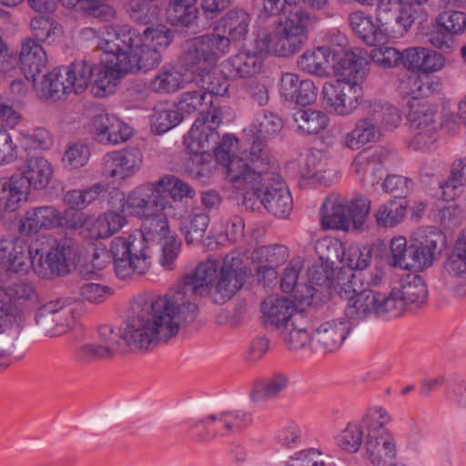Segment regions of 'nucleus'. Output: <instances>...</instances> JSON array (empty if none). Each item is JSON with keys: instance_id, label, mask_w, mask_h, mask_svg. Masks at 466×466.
<instances>
[{"instance_id": "obj_43", "label": "nucleus", "mask_w": 466, "mask_h": 466, "mask_svg": "<svg viewBox=\"0 0 466 466\" xmlns=\"http://www.w3.org/2000/svg\"><path fill=\"white\" fill-rule=\"evenodd\" d=\"M330 54L331 49L329 46L309 49L298 58V66L301 71L309 75L327 76Z\"/></svg>"}, {"instance_id": "obj_9", "label": "nucleus", "mask_w": 466, "mask_h": 466, "mask_svg": "<svg viewBox=\"0 0 466 466\" xmlns=\"http://www.w3.org/2000/svg\"><path fill=\"white\" fill-rule=\"evenodd\" d=\"M200 292L192 285L189 277H182L179 282L165 297L149 294V298L162 315L173 323H190L198 313L197 300Z\"/></svg>"}, {"instance_id": "obj_17", "label": "nucleus", "mask_w": 466, "mask_h": 466, "mask_svg": "<svg viewBox=\"0 0 466 466\" xmlns=\"http://www.w3.org/2000/svg\"><path fill=\"white\" fill-rule=\"evenodd\" d=\"M409 121L413 132L410 147L414 149L429 148L436 140V112L427 105L417 103L410 106Z\"/></svg>"}, {"instance_id": "obj_40", "label": "nucleus", "mask_w": 466, "mask_h": 466, "mask_svg": "<svg viewBox=\"0 0 466 466\" xmlns=\"http://www.w3.org/2000/svg\"><path fill=\"white\" fill-rule=\"evenodd\" d=\"M321 223L324 228L348 231L350 219L347 206L338 198H326L321 207Z\"/></svg>"}, {"instance_id": "obj_61", "label": "nucleus", "mask_w": 466, "mask_h": 466, "mask_svg": "<svg viewBox=\"0 0 466 466\" xmlns=\"http://www.w3.org/2000/svg\"><path fill=\"white\" fill-rule=\"evenodd\" d=\"M412 87H415L420 95L431 96L441 91L442 82L439 77L432 76L422 83L420 77L416 76H409L400 80L399 88L407 95L415 94Z\"/></svg>"}, {"instance_id": "obj_7", "label": "nucleus", "mask_w": 466, "mask_h": 466, "mask_svg": "<svg viewBox=\"0 0 466 466\" xmlns=\"http://www.w3.org/2000/svg\"><path fill=\"white\" fill-rule=\"evenodd\" d=\"M390 414L383 408H376L364 416L366 427L365 455L373 466H389L397 456V442L386 428Z\"/></svg>"}, {"instance_id": "obj_59", "label": "nucleus", "mask_w": 466, "mask_h": 466, "mask_svg": "<svg viewBox=\"0 0 466 466\" xmlns=\"http://www.w3.org/2000/svg\"><path fill=\"white\" fill-rule=\"evenodd\" d=\"M288 385L289 377L283 373H276L262 383L257 385L251 398L256 402L274 399L287 389Z\"/></svg>"}, {"instance_id": "obj_58", "label": "nucleus", "mask_w": 466, "mask_h": 466, "mask_svg": "<svg viewBox=\"0 0 466 466\" xmlns=\"http://www.w3.org/2000/svg\"><path fill=\"white\" fill-rule=\"evenodd\" d=\"M347 304L344 311L345 315L350 319L364 320L370 317H374V304L372 289L369 292L360 294L354 299H346Z\"/></svg>"}, {"instance_id": "obj_16", "label": "nucleus", "mask_w": 466, "mask_h": 466, "mask_svg": "<svg viewBox=\"0 0 466 466\" xmlns=\"http://www.w3.org/2000/svg\"><path fill=\"white\" fill-rule=\"evenodd\" d=\"M321 95L328 106L337 114L346 116L355 110L362 101V87L345 80L337 79L323 85Z\"/></svg>"}, {"instance_id": "obj_22", "label": "nucleus", "mask_w": 466, "mask_h": 466, "mask_svg": "<svg viewBox=\"0 0 466 466\" xmlns=\"http://www.w3.org/2000/svg\"><path fill=\"white\" fill-rule=\"evenodd\" d=\"M250 163L253 165L252 172H254V176H252L250 181L248 180L246 185L236 188L247 189V192L243 195L242 205L247 209L255 210L261 204L263 197L262 181L266 182L268 179L271 157L262 153L258 157H252Z\"/></svg>"}, {"instance_id": "obj_49", "label": "nucleus", "mask_w": 466, "mask_h": 466, "mask_svg": "<svg viewBox=\"0 0 466 466\" xmlns=\"http://www.w3.org/2000/svg\"><path fill=\"white\" fill-rule=\"evenodd\" d=\"M395 288L399 291V297L404 302L405 310L409 306L420 308L427 301V286L419 276H414L410 280L402 281L400 287Z\"/></svg>"}, {"instance_id": "obj_42", "label": "nucleus", "mask_w": 466, "mask_h": 466, "mask_svg": "<svg viewBox=\"0 0 466 466\" xmlns=\"http://www.w3.org/2000/svg\"><path fill=\"white\" fill-rule=\"evenodd\" d=\"M54 169L50 162L43 157H32L26 160L23 175L30 187L45 188L51 181Z\"/></svg>"}, {"instance_id": "obj_11", "label": "nucleus", "mask_w": 466, "mask_h": 466, "mask_svg": "<svg viewBox=\"0 0 466 466\" xmlns=\"http://www.w3.org/2000/svg\"><path fill=\"white\" fill-rule=\"evenodd\" d=\"M238 147V140L232 135L227 134L220 143L218 141L210 146L208 151L214 148V155L217 160L227 167V178L234 187H243L250 181L254 172L253 165L249 160V154L247 160L236 155Z\"/></svg>"}, {"instance_id": "obj_36", "label": "nucleus", "mask_w": 466, "mask_h": 466, "mask_svg": "<svg viewBox=\"0 0 466 466\" xmlns=\"http://www.w3.org/2000/svg\"><path fill=\"white\" fill-rule=\"evenodd\" d=\"M380 136L379 126L370 116L365 115L356 122L354 128L345 135L343 146L357 150L368 143L377 141Z\"/></svg>"}, {"instance_id": "obj_44", "label": "nucleus", "mask_w": 466, "mask_h": 466, "mask_svg": "<svg viewBox=\"0 0 466 466\" xmlns=\"http://www.w3.org/2000/svg\"><path fill=\"white\" fill-rule=\"evenodd\" d=\"M127 223V219L120 213L107 211L97 217L87 226L91 238H106L118 232Z\"/></svg>"}, {"instance_id": "obj_14", "label": "nucleus", "mask_w": 466, "mask_h": 466, "mask_svg": "<svg viewBox=\"0 0 466 466\" xmlns=\"http://www.w3.org/2000/svg\"><path fill=\"white\" fill-rule=\"evenodd\" d=\"M278 166L271 160L268 179L262 181L261 205L275 217L285 218L293 209V200L285 181L278 173Z\"/></svg>"}, {"instance_id": "obj_21", "label": "nucleus", "mask_w": 466, "mask_h": 466, "mask_svg": "<svg viewBox=\"0 0 466 466\" xmlns=\"http://www.w3.org/2000/svg\"><path fill=\"white\" fill-rule=\"evenodd\" d=\"M123 74L127 72L111 68L109 65L102 62V57L100 64L96 65L85 59L72 63L71 77L75 80L76 93L80 94L89 86L92 80H116Z\"/></svg>"}, {"instance_id": "obj_4", "label": "nucleus", "mask_w": 466, "mask_h": 466, "mask_svg": "<svg viewBox=\"0 0 466 466\" xmlns=\"http://www.w3.org/2000/svg\"><path fill=\"white\" fill-rule=\"evenodd\" d=\"M124 339L131 350H149L160 341L167 342L177 334L179 325L162 315L149 298L140 294L131 301L127 319L123 322Z\"/></svg>"}, {"instance_id": "obj_19", "label": "nucleus", "mask_w": 466, "mask_h": 466, "mask_svg": "<svg viewBox=\"0 0 466 466\" xmlns=\"http://www.w3.org/2000/svg\"><path fill=\"white\" fill-rule=\"evenodd\" d=\"M263 324L273 331H279L288 323L302 317V313L296 310L295 303L284 297L268 296L261 303Z\"/></svg>"}, {"instance_id": "obj_20", "label": "nucleus", "mask_w": 466, "mask_h": 466, "mask_svg": "<svg viewBox=\"0 0 466 466\" xmlns=\"http://www.w3.org/2000/svg\"><path fill=\"white\" fill-rule=\"evenodd\" d=\"M350 327L348 320L340 318L321 323L311 339V349L315 351H334L346 339Z\"/></svg>"}, {"instance_id": "obj_2", "label": "nucleus", "mask_w": 466, "mask_h": 466, "mask_svg": "<svg viewBox=\"0 0 466 466\" xmlns=\"http://www.w3.org/2000/svg\"><path fill=\"white\" fill-rule=\"evenodd\" d=\"M296 0H262L263 10L269 15H279L272 31H262L257 41L260 52H272L287 57L299 52L308 42L314 25L309 13L293 6Z\"/></svg>"}, {"instance_id": "obj_1", "label": "nucleus", "mask_w": 466, "mask_h": 466, "mask_svg": "<svg viewBox=\"0 0 466 466\" xmlns=\"http://www.w3.org/2000/svg\"><path fill=\"white\" fill-rule=\"evenodd\" d=\"M228 89V85L223 82L218 86H211L209 91L198 89L181 95L179 110L188 114L199 112L184 141L192 155L190 161L198 165L196 173L198 176H204L207 170L205 155L219 139L217 128L222 122V112L215 104L213 95L224 96Z\"/></svg>"}, {"instance_id": "obj_56", "label": "nucleus", "mask_w": 466, "mask_h": 466, "mask_svg": "<svg viewBox=\"0 0 466 466\" xmlns=\"http://www.w3.org/2000/svg\"><path fill=\"white\" fill-rule=\"evenodd\" d=\"M464 185H466V157L453 163L451 177L441 186V198L446 201L454 199Z\"/></svg>"}, {"instance_id": "obj_54", "label": "nucleus", "mask_w": 466, "mask_h": 466, "mask_svg": "<svg viewBox=\"0 0 466 466\" xmlns=\"http://www.w3.org/2000/svg\"><path fill=\"white\" fill-rule=\"evenodd\" d=\"M99 342L110 359L117 354H124L128 349V341L124 339L123 324L116 330L109 326L101 327Z\"/></svg>"}, {"instance_id": "obj_8", "label": "nucleus", "mask_w": 466, "mask_h": 466, "mask_svg": "<svg viewBox=\"0 0 466 466\" xmlns=\"http://www.w3.org/2000/svg\"><path fill=\"white\" fill-rule=\"evenodd\" d=\"M229 50L230 41L226 35L205 34L187 41L182 63L191 73L202 76L208 74Z\"/></svg>"}, {"instance_id": "obj_31", "label": "nucleus", "mask_w": 466, "mask_h": 466, "mask_svg": "<svg viewBox=\"0 0 466 466\" xmlns=\"http://www.w3.org/2000/svg\"><path fill=\"white\" fill-rule=\"evenodd\" d=\"M21 70L25 78L31 80L37 88L36 80L47 64L46 51L35 40L27 38L23 41L19 54Z\"/></svg>"}, {"instance_id": "obj_10", "label": "nucleus", "mask_w": 466, "mask_h": 466, "mask_svg": "<svg viewBox=\"0 0 466 466\" xmlns=\"http://www.w3.org/2000/svg\"><path fill=\"white\" fill-rule=\"evenodd\" d=\"M76 300L71 297H59L38 308L35 323L40 332L57 337L68 332L75 321Z\"/></svg>"}, {"instance_id": "obj_28", "label": "nucleus", "mask_w": 466, "mask_h": 466, "mask_svg": "<svg viewBox=\"0 0 466 466\" xmlns=\"http://www.w3.org/2000/svg\"><path fill=\"white\" fill-rule=\"evenodd\" d=\"M390 152L384 147H376L373 150H366L358 154L351 167L360 180H366L371 184L378 183L383 175V161L389 157Z\"/></svg>"}, {"instance_id": "obj_47", "label": "nucleus", "mask_w": 466, "mask_h": 466, "mask_svg": "<svg viewBox=\"0 0 466 466\" xmlns=\"http://www.w3.org/2000/svg\"><path fill=\"white\" fill-rule=\"evenodd\" d=\"M251 17L243 9L235 8L228 11L221 19L220 26L228 35V38L234 41L244 39L248 32Z\"/></svg>"}, {"instance_id": "obj_51", "label": "nucleus", "mask_w": 466, "mask_h": 466, "mask_svg": "<svg viewBox=\"0 0 466 466\" xmlns=\"http://www.w3.org/2000/svg\"><path fill=\"white\" fill-rule=\"evenodd\" d=\"M407 207L408 201L405 198L390 199L382 204L375 212L377 225L390 228L399 224L405 216Z\"/></svg>"}, {"instance_id": "obj_37", "label": "nucleus", "mask_w": 466, "mask_h": 466, "mask_svg": "<svg viewBox=\"0 0 466 466\" xmlns=\"http://www.w3.org/2000/svg\"><path fill=\"white\" fill-rule=\"evenodd\" d=\"M349 23L352 31L369 46H376L384 39V31L387 27L375 24L371 16L361 11L351 13Z\"/></svg>"}, {"instance_id": "obj_32", "label": "nucleus", "mask_w": 466, "mask_h": 466, "mask_svg": "<svg viewBox=\"0 0 466 466\" xmlns=\"http://www.w3.org/2000/svg\"><path fill=\"white\" fill-rule=\"evenodd\" d=\"M445 66V57L431 49L415 46L404 50V66L424 73L440 71Z\"/></svg>"}, {"instance_id": "obj_60", "label": "nucleus", "mask_w": 466, "mask_h": 466, "mask_svg": "<svg viewBox=\"0 0 466 466\" xmlns=\"http://www.w3.org/2000/svg\"><path fill=\"white\" fill-rule=\"evenodd\" d=\"M209 224V218L204 212L192 213L183 222L181 230L187 245L200 242Z\"/></svg>"}, {"instance_id": "obj_5", "label": "nucleus", "mask_w": 466, "mask_h": 466, "mask_svg": "<svg viewBox=\"0 0 466 466\" xmlns=\"http://www.w3.org/2000/svg\"><path fill=\"white\" fill-rule=\"evenodd\" d=\"M184 277H189L200 296L208 294L215 304L222 305L243 287L246 272L241 259L229 254L222 261L208 258Z\"/></svg>"}, {"instance_id": "obj_12", "label": "nucleus", "mask_w": 466, "mask_h": 466, "mask_svg": "<svg viewBox=\"0 0 466 466\" xmlns=\"http://www.w3.org/2000/svg\"><path fill=\"white\" fill-rule=\"evenodd\" d=\"M249 421V416L238 410H217L191 429L199 441H208L239 431Z\"/></svg>"}, {"instance_id": "obj_27", "label": "nucleus", "mask_w": 466, "mask_h": 466, "mask_svg": "<svg viewBox=\"0 0 466 466\" xmlns=\"http://www.w3.org/2000/svg\"><path fill=\"white\" fill-rule=\"evenodd\" d=\"M29 247L20 238L0 237V266L12 272H26Z\"/></svg>"}, {"instance_id": "obj_63", "label": "nucleus", "mask_w": 466, "mask_h": 466, "mask_svg": "<svg viewBox=\"0 0 466 466\" xmlns=\"http://www.w3.org/2000/svg\"><path fill=\"white\" fill-rule=\"evenodd\" d=\"M18 139L26 149H49L53 145V137L44 127H36L33 130H20Z\"/></svg>"}, {"instance_id": "obj_52", "label": "nucleus", "mask_w": 466, "mask_h": 466, "mask_svg": "<svg viewBox=\"0 0 466 466\" xmlns=\"http://www.w3.org/2000/svg\"><path fill=\"white\" fill-rule=\"evenodd\" d=\"M184 75L175 67L162 68L150 81L149 89L154 93L171 94L183 87Z\"/></svg>"}, {"instance_id": "obj_13", "label": "nucleus", "mask_w": 466, "mask_h": 466, "mask_svg": "<svg viewBox=\"0 0 466 466\" xmlns=\"http://www.w3.org/2000/svg\"><path fill=\"white\" fill-rule=\"evenodd\" d=\"M141 41V35L128 26L121 27L114 34L108 33L107 37L101 39L98 44L102 51V62L120 71V62L123 64L133 51L135 45H138Z\"/></svg>"}, {"instance_id": "obj_30", "label": "nucleus", "mask_w": 466, "mask_h": 466, "mask_svg": "<svg viewBox=\"0 0 466 466\" xmlns=\"http://www.w3.org/2000/svg\"><path fill=\"white\" fill-rule=\"evenodd\" d=\"M60 212L54 206H41L28 209L21 219L19 230L24 235H33L42 229H51L61 225Z\"/></svg>"}, {"instance_id": "obj_35", "label": "nucleus", "mask_w": 466, "mask_h": 466, "mask_svg": "<svg viewBox=\"0 0 466 466\" xmlns=\"http://www.w3.org/2000/svg\"><path fill=\"white\" fill-rule=\"evenodd\" d=\"M340 70L339 80L360 86L370 71L368 54L361 49L345 51Z\"/></svg>"}, {"instance_id": "obj_33", "label": "nucleus", "mask_w": 466, "mask_h": 466, "mask_svg": "<svg viewBox=\"0 0 466 466\" xmlns=\"http://www.w3.org/2000/svg\"><path fill=\"white\" fill-rule=\"evenodd\" d=\"M72 64L66 69V78L64 80L62 68L56 67L47 75L43 76L40 83L39 92L46 98L55 100L65 99L66 96L74 92L76 93L75 80L71 77Z\"/></svg>"}, {"instance_id": "obj_25", "label": "nucleus", "mask_w": 466, "mask_h": 466, "mask_svg": "<svg viewBox=\"0 0 466 466\" xmlns=\"http://www.w3.org/2000/svg\"><path fill=\"white\" fill-rule=\"evenodd\" d=\"M282 128L281 119L273 113L258 114L249 127L252 134V145L249 148V160L252 157H258L264 153L269 156L265 140L267 137L274 136Z\"/></svg>"}, {"instance_id": "obj_3", "label": "nucleus", "mask_w": 466, "mask_h": 466, "mask_svg": "<svg viewBox=\"0 0 466 466\" xmlns=\"http://www.w3.org/2000/svg\"><path fill=\"white\" fill-rule=\"evenodd\" d=\"M139 232L127 237L115 238L110 245L116 276L125 279L133 273L145 274L151 265V251L148 240L163 242L166 237H174L167 219L162 214L155 213L144 218Z\"/></svg>"}, {"instance_id": "obj_26", "label": "nucleus", "mask_w": 466, "mask_h": 466, "mask_svg": "<svg viewBox=\"0 0 466 466\" xmlns=\"http://www.w3.org/2000/svg\"><path fill=\"white\" fill-rule=\"evenodd\" d=\"M94 138L99 143L116 145L126 142L132 129L114 116L100 114L92 119Z\"/></svg>"}, {"instance_id": "obj_62", "label": "nucleus", "mask_w": 466, "mask_h": 466, "mask_svg": "<svg viewBox=\"0 0 466 466\" xmlns=\"http://www.w3.org/2000/svg\"><path fill=\"white\" fill-rule=\"evenodd\" d=\"M343 263L351 270L363 272L370 263L372 250L368 247H360L359 245H350L347 249L342 248Z\"/></svg>"}, {"instance_id": "obj_48", "label": "nucleus", "mask_w": 466, "mask_h": 466, "mask_svg": "<svg viewBox=\"0 0 466 466\" xmlns=\"http://www.w3.org/2000/svg\"><path fill=\"white\" fill-rule=\"evenodd\" d=\"M293 119L299 131L305 135H314L324 130L329 123L326 113L312 108L298 109L293 113Z\"/></svg>"}, {"instance_id": "obj_34", "label": "nucleus", "mask_w": 466, "mask_h": 466, "mask_svg": "<svg viewBox=\"0 0 466 466\" xmlns=\"http://www.w3.org/2000/svg\"><path fill=\"white\" fill-rule=\"evenodd\" d=\"M161 62L158 49L153 48L149 43L143 39L135 45L133 51L123 64L120 63V71L135 73L140 70L148 71L157 67Z\"/></svg>"}, {"instance_id": "obj_55", "label": "nucleus", "mask_w": 466, "mask_h": 466, "mask_svg": "<svg viewBox=\"0 0 466 466\" xmlns=\"http://www.w3.org/2000/svg\"><path fill=\"white\" fill-rule=\"evenodd\" d=\"M158 193H167L174 201L184 198H193L196 195L194 188L187 183L173 175H166L156 181Z\"/></svg>"}, {"instance_id": "obj_15", "label": "nucleus", "mask_w": 466, "mask_h": 466, "mask_svg": "<svg viewBox=\"0 0 466 466\" xmlns=\"http://www.w3.org/2000/svg\"><path fill=\"white\" fill-rule=\"evenodd\" d=\"M143 163L142 152L137 147H130L106 153L101 163L103 177L121 182L138 172Z\"/></svg>"}, {"instance_id": "obj_24", "label": "nucleus", "mask_w": 466, "mask_h": 466, "mask_svg": "<svg viewBox=\"0 0 466 466\" xmlns=\"http://www.w3.org/2000/svg\"><path fill=\"white\" fill-rule=\"evenodd\" d=\"M289 257L288 247L282 244L261 246L254 250L253 260L258 264V274L265 281L277 279V268Z\"/></svg>"}, {"instance_id": "obj_6", "label": "nucleus", "mask_w": 466, "mask_h": 466, "mask_svg": "<svg viewBox=\"0 0 466 466\" xmlns=\"http://www.w3.org/2000/svg\"><path fill=\"white\" fill-rule=\"evenodd\" d=\"M28 255L33 271L49 279L68 274L76 264L77 250L71 238L56 241L43 237L29 246Z\"/></svg>"}, {"instance_id": "obj_38", "label": "nucleus", "mask_w": 466, "mask_h": 466, "mask_svg": "<svg viewBox=\"0 0 466 466\" xmlns=\"http://www.w3.org/2000/svg\"><path fill=\"white\" fill-rule=\"evenodd\" d=\"M374 317L381 319H391L401 316L404 312V302L399 297L396 288L388 292L372 289Z\"/></svg>"}, {"instance_id": "obj_57", "label": "nucleus", "mask_w": 466, "mask_h": 466, "mask_svg": "<svg viewBox=\"0 0 466 466\" xmlns=\"http://www.w3.org/2000/svg\"><path fill=\"white\" fill-rule=\"evenodd\" d=\"M417 248L412 247V242L407 246V240L403 237H395L390 241V251L392 255V266L403 269H414L413 261Z\"/></svg>"}, {"instance_id": "obj_23", "label": "nucleus", "mask_w": 466, "mask_h": 466, "mask_svg": "<svg viewBox=\"0 0 466 466\" xmlns=\"http://www.w3.org/2000/svg\"><path fill=\"white\" fill-rule=\"evenodd\" d=\"M280 96L288 102L306 106L317 99V88L312 80L300 79L293 73H284L279 82Z\"/></svg>"}, {"instance_id": "obj_45", "label": "nucleus", "mask_w": 466, "mask_h": 466, "mask_svg": "<svg viewBox=\"0 0 466 466\" xmlns=\"http://www.w3.org/2000/svg\"><path fill=\"white\" fill-rule=\"evenodd\" d=\"M26 198L23 179L12 177L0 179V208L2 211H15Z\"/></svg>"}, {"instance_id": "obj_41", "label": "nucleus", "mask_w": 466, "mask_h": 466, "mask_svg": "<svg viewBox=\"0 0 466 466\" xmlns=\"http://www.w3.org/2000/svg\"><path fill=\"white\" fill-rule=\"evenodd\" d=\"M308 319L304 314L297 320L288 323L278 335L284 345L290 350H298L311 343L312 336L307 329Z\"/></svg>"}, {"instance_id": "obj_46", "label": "nucleus", "mask_w": 466, "mask_h": 466, "mask_svg": "<svg viewBox=\"0 0 466 466\" xmlns=\"http://www.w3.org/2000/svg\"><path fill=\"white\" fill-rule=\"evenodd\" d=\"M197 2L198 0H169L167 9V20L176 26L192 25L198 16Z\"/></svg>"}, {"instance_id": "obj_53", "label": "nucleus", "mask_w": 466, "mask_h": 466, "mask_svg": "<svg viewBox=\"0 0 466 466\" xmlns=\"http://www.w3.org/2000/svg\"><path fill=\"white\" fill-rule=\"evenodd\" d=\"M364 432H366L364 418L360 422H349L336 436V443L342 451L355 453L361 447Z\"/></svg>"}, {"instance_id": "obj_29", "label": "nucleus", "mask_w": 466, "mask_h": 466, "mask_svg": "<svg viewBox=\"0 0 466 466\" xmlns=\"http://www.w3.org/2000/svg\"><path fill=\"white\" fill-rule=\"evenodd\" d=\"M442 238L441 232L432 228H418L411 236L412 247L417 248L414 269H423L431 266L439 241Z\"/></svg>"}, {"instance_id": "obj_39", "label": "nucleus", "mask_w": 466, "mask_h": 466, "mask_svg": "<svg viewBox=\"0 0 466 466\" xmlns=\"http://www.w3.org/2000/svg\"><path fill=\"white\" fill-rule=\"evenodd\" d=\"M363 109L365 115L373 118L379 128L382 126L386 130H392L401 121L399 109L390 103L369 100L364 102Z\"/></svg>"}, {"instance_id": "obj_50", "label": "nucleus", "mask_w": 466, "mask_h": 466, "mask_svg": "<svg viewBox=\"0 0 466 466\" xmlns=\"http://www.w3.org/2000/svg\"><path fill=\"white\" fill-rule=\"evenodd\" d=\"M181 120V113L175 106L159 103L153 109L151 128L157 134H163L178 125Z\"/></svg>"}, {"instance_id": "obj_18", "label": "nucleus", "mask_w": 466, "mask_h": 466, "mask_svg": "<svg viewBox=\"0 0 466 466\" xmlns=\"http://www.w3.org/2000/svg\"><path fill=\"white\" fill-rule=\"evenodd\" d=\"M122 210L133 217L146 218L159 211L161 195L156 182L136 187L127 197L123 198Z\"/></svg>"}, {"instance_id": "obj_64", "label": "nucleus", "mask_w": 466, "mask_h": 466, "mask_svg": "<svg viewBox=\"0 0 466 466\" xmlns=\"http://www.w3.org/2000/svg\"><path fill=\"white\" fill-rule=\"evenodd\" d=\"M436 24L452 35L461 34L466 30V13L459 10H444L436 17Z\"/></svg>"}]
</instances>
